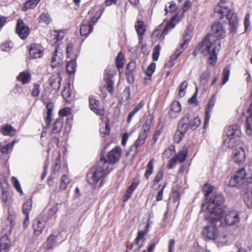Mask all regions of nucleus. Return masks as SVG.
<instances>
[{
    "label": "nucleus",
    "mask_w": 252,
    "mask_h": 252,
    "mask_svg": "<svg viewBox=\"0 0 252 252\" xmlns=\"http://www.w3.org/2000/svg\"><path fill=\"white\" fill-rule=\"evenodd\" d=\"M55 238L56 236L53 234L50 235L49 237L48 238L47 241V249L50 250L53 247L55 243Z\"/></svg>",
    "instance_id": "bf43d9fd"
},
{
    "label": "nucleus",
    "mask_w": 252,
    "mask_h": 252,
    "mask_svg": "<svg viewBox=\"0 0 252 252\" xmlns=\"http://www.w3.org/2000/svg\"><path fill=\"white\" fill-rule=\"evenodd\" d=\"M233 159L238 164L245 162L246 160V153L244 149L241 147L237 148L233 151Z\"/></svg>",
    "instance_id": "f3484780"
},
{
    "label": "nucleus",
    "mask_w": 252,
    "mask_h": 252,
    "mask_svg": "<svg viewBox=\"0 0 252 252\" xmlns=\"http://www.w3.org/2000/svg\"><path fill=\"white\" fill-rule=\"evenodd\" d=\"M15 141H13L12 143L7 144L0 148V151L2 154H7L11 151L13 147Z\"/></svg>",
    "instance_id": "8fccbe9b"
},
{
    "label": "nucleus",
    "mask_w": 252,
    "mask_h": 252,
    "mask_svg": "<svg viewBox=\"0 0 252 252\" xmlns=\"http://www.w3.org/2000/svg\"><path fill=\"white\" fill-rule=\"evenodd\" d=\"M154 120V116L152 114L148 115L145 120L144 124L142 126L141 130L148 133L151 127V125Z\"/></svg>",
    "instance_id": "473e14b6"
},
{
    "label": "nucleus",
    "mask_w": 252,
    "mask_h": 252,
    "mask_svg": "<svg viewBox=\"0 0 252 252\" xmlns=\"http://www.w3.org/2000/svg\"><path fill=\"white\" fill-rule=\"evenodd\" d=\"M169 4L168 7L167 5H165L164 10L165 11V13L167 14L168 13H172L176 11V5L174 1H171L168 3Z\"/></svg>",
    "instance_id": "3c124183"
},
{
    "label": "nucleus",
    "mask_w": 252,
    "mask_h": 252,
    "mask_svg": "<svg viewBox=\"0 0 252 252\" xmlns=\"http://www.w3.org/2000/svg\"><path fill=\"white\" fill-rule=\"evenodd\" d=\"M217 222L214 223L209 222L211 225H207L203 228L202 234L204 239L208 240H215L218 246L220 247L226 244V236L223 235L219 237V230L215 224Z\"/></svg>",
    "instance_id": "39448f33"
},
{
    "label": "nucleus",
    "mask_w": 252,
    "mask_h": 252,
    "mask_svg": "<svg viewBox=\"0 0 252 252\" xmlns=\"http://www.w3.org/2000/svg\"><path fill=\"white\" fill-rule=\"evenodd\" d=\"M58 211V208L57 205H54L47 212L44 213V216L42 218L45 221L47 222L52 217H55V215Z\"/></svg>",
    "instance_id": "bb28decb"
},
{
    "label": "nucleus",
    "mask_w": 252,
    "mask_h": 252,
    "mask_svg": "<svg viewBox=\"0 0 252 252\" xmlns=\"http://www.w3.org/2000/svg\"><path fill=\"white\" fill-rule=\"evenodd\" d=\"M32 208V201L28 199L23 205L22 212L25 215H29Z\"/></svg>",
    "instance_id": "37998d69"
},
{
    "label": "nucleus",
    "mask_w": 252,
    "mask_h": 252,
    "mask_svg": "<svg viewBox=\"0 0 252 252\" xmlns=\"http://www.w3.org/2000/svg\"><path fill=\"white\" fill-rule=\"evenodd\" d=\"M31 75L28 72H22L17 77L18 81H21L23 84H26L31 80Z\"/></svg>",
    "instance_id": "f704fd0d"
},
{
    "label": "nucleus",
    "mask_w": 252,
    "mask_h": 252,
    "mask_svg": "<svg viewBox=\"0 0 252 252\" xmlns=\"http://www.w3.org/2000/svg\"><path fill=\"white\" fill-rule=\"evenodd\" d=\"M184 135V133H182L181 131L177 130L175 133L174 138V141L177 143H179L182 141Z\"/></svg>",
    "instance_id": "338daca9"
},
{
    "label": "nucleus",
    "mask_w": 252,
    "mask_h": 252,
    "mask_svg": "<svg viewBox=\"0 0 252 252\" xmlns=\"http://www.w3.org/2000/svg\"><path fill=\"white\" fill-rule=\"evenodd\" d=\"M154 120V116L152 114L148 115L145 120L144 124L142 126L141 130L148 133L151 127V125Z\"/></svg>",
    "instance_id": "72a5a7b5"
},
{
    "label": "nucleus",
    "mask_w": 252,
    "mask_h": 252,
    "mask_svg": "<svg viewBox=\"0 0 252 252\" xmlns=\"http://www.w3.org/2000/svg\"><path fill=\"white\" fill-rule=\"evenodd\" d=\"M188 46V40H186L185 43H182L180 45V48L177 49L174 53L171 56V60H175L184 51Z\"/></svg>",
    "instance_id": "c756f323"
},
{
    "label": "nucleus",
    "mask_w": 252,
    "mask_h": 252,
    "mask_svg": "<svg viewBox=\"0 0 252 252\" xmlns=\"http://www.w3.org/2000/svg\"><path fill=\"white\" fill-rule=\"evenodd\" d=\"M47 222L45 220L38 217L33 221L32 227L34 230V234L36 236L40 235L43 232L45 224Z\"/></svg>",
    "instance_id": "2eb2a0df"
},
{
    "label": "nucleus",
    "mask_w": 252,
    "mask_h": 252,
    "mask_svg": "<svg viewBox=\"0 0 252 252\" xmlns=\"http://www.w3.org/2000/svg\"><path fill=\"white\" fill-rule=\"evenodd\" d=\"M144 235L145 233L143 231H139L134 242L131 244L130 247L128 249L134 252L142 247L144 245Z\"/></svg>",
    "instance_id": "ddd939ff"
},
{
    "label": "nucleus",
    "mask_w": 252,
    "mask_h": 252,
    "mask_svg": "<svg viewBox=\"0 0 252 252\" xmlns=\"http://www.w3.org/2000/svg\"><path fill=\"white\" fill-rule=\"evenodd\" d=\"M220 41L219 39H211L210 34L207 35L197 45V50L204 56L208 55L215 51H219L220 48Z\"/></svg>",
    "instance_id": "423d86ee"
},
{
    "label": "nucleus",
    "mask_w": 252,
    "mask_h": 252,
    "mask_svg": "<svg viewBox=\"0 0 252 252\" xmlns=\"http://www.w3.org/2000/svg\"><path fill=\"white\" fill-rule=\"evenodd\" d=\"M62 95L64 99L68 100V98L71 95V91L70 90V87L67 86L64 88L63 91L62 92Z\"/></svg>",
    "instance_id": "69168bd1"
},
{
    "label": "nucleus",
    "mask_w": 252,
    "mask_h": 252,
    "mask_svg": "<svg viewBox=\"0 0 252 252\" xmlns=\"http://www.w3.org/2000/svg\"><path fill=\"white\" fill-rule=\"evenodd\" d=\"M121 149L116 147L110 151L107 155V160L113 165L118 162L121 156Z\"/></svg>",
    "instance_id": "a211bd4d"
},
{
    "label": "nucleus",
    "mask_w": 252,
    "mask_h": 252,
    "mask_svg": "<svg viewBox=\"0 0 252 252\" xmlns=\"http://www.w3.org/2000/svg\"><path fill=\"white\" fill-rule=\"evenodd\" d=\"M53 38L52 44L56 43L62 40L64 36V32L63 31H54L51 35Z\"/></svg>",
    "instance_id": "c9c22d12"
},
{
    "label": "nucleus",
    "mask_w": 252,
    "mask_h": 252,
    "mask_svg": "<svg viewBox=\"0 0 252 252\" xmlns=\"http://www.w3.org/2000/svg\"><path fill=\"white\" fill-rule=\"evenodd\" d=\"M163 178V172L161 170H159L156 174L154 180L153 186L158 184Z\"/></svg>",
    "instance_id": "6e6d98bb"
},
{
    "label": "nucleus",
    "mask_w": 252,
    "mask_h": 252,
    "mask_svg": "<svg viewBox=\"0 0 252 252\" xmlns=\"http://www.w3.org/2000/svg\"><path fill=\"white\" fill-rule=\"evenodd\" d=\"M113 168V165L106 158L101 157L96 165L88 173V183L90 185H95L100 179L110 173Z\"/></svg>",
    "instance_id": "7ed1b4c3"
},
{
    "label": "nucleus",
    "mask_w": 252,
    "mask_h": 252,
    "mask_svg": "<svg viewBox=\"0 0 252 252\" xmlns=\"http://www.w3.org/2000/svg\"><path fill=\"white\" fill-rule=\"evenodd\" d=\"M69 182L70 179H69V178L66 175H63L61 179V189H65L67 187V186L69 183Z\"/></svg>",
    "instance_id": "49530a36"
},
{
    "label": "nucleus",
    "mask_w": 252,
    "mask_h": 252,
    "mask_svg": "<svg viewBox=\"0 0 252 252\" xmlns=\"http://www.w3.org/2000/svg\"><path fill=\"white\" fill-rule=\"evenodd\" d=\"M215 102H216V97L214 95L209 100V101L205 109L206 110H209L210 111H212V109L215 105Z\"/></svg>",
    "instance_id": "0e129e2a"
},
{
    "label": "nucleus",
    "mask_w": 252,
    "mask_h": 252,
    "mask_svg": "<svg viewBox=\"0 0 252 252\" xmlns=\"http://www.w3.org/2000/svg\"><path fill=\"white\" fill-rule=\"evenodd\" d=\"M62 80V77L59 73L52 75L50 78V86L55 92H58L59 90Z\"/></svg>",
    "instance_id": "6ab92c4d"
},
{
    "label": "nucleus",
    "mask_w": 252,
    "mask_h": 252,
    "mask_svg": "<svg viewBox=\"0 0 252 252\" xmlns=\"http://www.w3.org/2000/svg\"><path fill=\"white\" fill-rule=\"evenodd\" d=\"M242 132L240 126L233 125L225 127L223 135V144L229 148H234L240 141Z\"/></svg>",
    "instance_id": "20e7f679"
},
{
    "label": "nucleus",
    "mask_w": 252,
    "mask_h": 252,
    "mask_svg": "<svg viewBox=\"0 0 252 252\" xmlns=\"http://www.w3.org/2000/svg\"><path fill=\"white\" fill-rule=\"evenodd\" d=\"M188 154V151L186 148H183V149L180 151L177 156L174 158L176 159V160L182 163L185 160Z\"/></svg>",
    "instance_id": "4c0bfd02"
},
{
    "label": "nucleus",
    "mask_w": 252,
    "mask_h": 252,
    "mask_svg": "<svg viewBox=\"0 0 252 252\" xmlns=\"http://www.w3.org/2000/svg\"><path fill=\"white\" fill-rule=\"evenodd\" d=\"M228 0H220L218 5L214 9L215 13H220L221 17L219 21L214 23L211 29V38L214 36L220 40L226 36V27L229 23L230 32L235 33L238 21L237 15L233 10L229 9L224 4Z\"/></svg>",
    "instance_id": "f257e3e1"
},
{
    "label": "nucleus",
    "mask_w": 252,
    "mask_h": 252,
    "mask_svg": "<svg viewBox=\"0 0 252 252\" xmlns=\"http://www.w3.org/2000/svg\"><path fill=\"white\" fill-rule=\"evenodd\" d=\"M225 222L226 225L232 226L240 221L239 212L236 210L228 212L225 216Z\"/></svg>",
    "instance_id": "f8f14e48"
},
{
    "label": "nucleus",
    "mask_w": 252,
    "mask_h": 252,
    "mask_svg": "<svg viewBox=\"0 0 252 252\" xmlns=\"http://www.w3.org/2000/svg\"><path fill=\"white\" fill-rule=\"evenodd\" d=\"M244 200L246 205L249 207L252 205V193L250 191L246 192L243 195Z\"/></svg>",
    "instance_id": "de8ad7c7"
},
{
    "label": "nucleus",
    "mask_w": 252,
    "mask_h": 252,
    "mask_svg": "<svg viewBox=\"0 0 252 252\" xmlns=\"http://www.w3.org/2000/svg\"><path fill=\"white\" fill-rule=\"evenodd\" d=\"M174 19H172V21L168 23L166 25V26L164 28L162 32L160 35V38L162 37L163 38L165 35L168 33V31L175 27L176 24L174 22Z\"/></svg>",
    "instance_id": "c03bdc74"
},
{
    "label": "nucleus",
    "mask_w": 252,
    "mask_h": 252,
    "mask_svg": "<svg viewBox=\"0 0 252 252\" xmlns=\"http://www.w3.org/2000/svg\"><path fill=\"white\" fill-rule=\"evenodd\" d=\"M188 86V82L186 81H183L179 86L178 92L179 96L182 97L186 94V89Z\"/></svg>",
    "instance_id": "09e8293b"
},
{
    "label": "nucleus",
    "mask_w": 252,
    "mask_h": 252,
    "mask_svg": "<svg viewBox=\"0 0 252 252\" xmlns=\"http://www.w3.org/2000/svg\"><path fill=\"white\" fill-rule=\"evenodd\" d=\"M148 133L142 131L139 133L138 137L134 143L131 146L129 152L131 153L133 156H135L138 153V148L143 145L146 141Z\"/></svg>",
    "instance_id": "9d476101"
},
{
    "label": "nucleus",
    "mask_w": 252,
    "mask_h": 252,
    "mask_svg": "<svg viewBox=\"0 0 252 252\" xmlns=\"http://www.w3.org/2000/svg\"><path fill=\"white\" fill-rule=\"evenodd\" d=\"M63 120L61 118L57 119L54 123L52 128V132L54 133H59L63 127Z\"/></svg>",
    "instance_id": "58836bf2"
},
{
    "label": "nucleus",
    "mask_w": 252,
    "mask_h": 252,
    "mask_svg": "<svg viewBox=\"0 0 252 252\" xmlns=\"http://www.w3.org/2000/svg\"><path fill=\"white\" fill-rule=\"evenodd\" d=\"M223 80L222 82V85H224L229 80V76H230V70L227 68H225L223 69Z\"/></svg>",
    "instance_id": "680f3d73"
},
{
    "label": "nucleus",
    "mask_w": 252,
    "mask_h": 252,
    "mask_svg": "<svg viewBox=\"0 0 252 252\" xmlns=\"http://www.w3.org/2000/svg\"><path fill=\"white\" fill-rule=\"evenodd\" d=\"M16 32L21 39H25L30 34V30L25 25L22 20L20 19L17 22Z\"/></svg>",
    "instance_id": "9b49d317"
},
{
    "label": "nucleus",
    "mask_w": 252,
    "mask_h": 252,
    "mask_svg": "<svg viewBox=\"0 0 252 252\" xmlns=\"http://www.w3.org/2000/svg\"><path fill=\"white\" fill-rule=\"evenodd\" d=\"M11 181H12V184H13L14 187L15 188L17 191L18 192L22 193L23 192L20 183H19V181L18 180V179L16 177H13L12 178Z\"/></svg>",
    "instance_id": "052dcab7"
},
{
    "label": "nucleus",
    "mask_w": 252,
    "mask_h": 252,
    "mask_svg": "<svg viewBox=\"0 0 252 252\" xmlns=\"http://www.w3.org/2000/svg\"><path fill=\"white\" fill-rule=\"evenodd\" d=\"M105 76L104 80L105 82L107 91L111 94L113 93V86L114 81L113 77L116 74L115 67L113 65H109L105 70Z\"/></svg>",
    "instance_id": "1a4fd4ad"
},
{
    "label": "nucleus",
    "mask_w": 252,
    "mask_h": 252,
    "mask_svg": "<svg viewBox=\"0 0 252 252\" xmlns=\"http://www.w3.org/2000/svg\"><path fill=\"white\" fill-rule=\"evenodd\" d=\"M219 51H215V53L212 52V53H210L208 55H210L208 62L210 65H214L217 62V55Z\"/></svg>",
    "instance_id": "864d4df0"
},
{
    "label": "nucleus",
    "mask_w": 252,
    "mask_h": 252,
    "mask_svg": "<svg viewBox=\"0 0 252 252\" xmlns=\"http://www.w3.org/2000/svg\"><path fill=\"white\" fill-rule=\"evenodd\" d=\"M135 28L137 34L139 35V43L142 42L143 40V35L146 31L145 25L143 21H138L135 25Z\"/></svg>",
    "instance_id": "412c9836"
},
{
    "label": "nucleus",
    "mask_w": 252,
    "mask_h": 252,
    "mask_svg": "<svg viewBox=\"0 0 252 252\" xmlns=\"http://www.w3.org/2000/svg\"><path fill=\"white\" fill-rule=\"evenodd\" d=\"M13 47V44L11 42L6 41L3 43L1 45V49L3 51L8 52Z\"/></svg>",
    "instance_id": "e2e57ef3"
},
{
    "label": "nucleus",
    "mask_w": 252,
    "mask_h": 252,
    "mask_svg": "<svg viewBox=\"0 0 252 252\" xmlns=\"http://www.w3.org/2000/svg\"><path fill=\"white\" fill-rule=\"evenodd\" d=\"M249 116L246 121V132L249 135H252V103L248 109Z\"/></svg>",
    "instance_id": "b1692460"
},
{
    "label": "nucleus",
    "mask_w": 252,
    "mask_h": 252,
    "mask_svg": "<svg viewBox=\"0 0 252 252\" xmlns=\"http://www.w3.org/2000/svg\"><path fill=\"white\" fill-rule=\"evenodd\" d=\"M135 64L134 62H130L127 65L126 74L129 76L132 75L135 71Z\"/></svg>",
    "instance_id": "13d9d810"
},
{
    "label": "nucleus",
    "mask_w": 252,
    "mask_h": 252,
    "mask_svg": "<svg viewBox=\"0 0 252 252\" xmlns=\"http://www.w3.org/2000/svg\"><path fill=\"white\" fill-rule=\"evenodd\" d=\"M144 105V102L143 100L140 101L133 109L131 112H130L127 117V123H129L133 116L136 114L140 110H141Z\"/></svg>",
    "instance_id": "a878e982"
},
{
    "label": "nucleus",
    "mask_w": 252,
    "mask_h": 252,
    "mask_svg": "<svg viewBox=\"0 0 252 252\" xmlns=\"http://www.w3.org/2000/svg\"><path fill=\"white\" fill-rule=\"evenodd\" d=\"M44 104L46 106L47 110V115L45 118L46 126H44V128L47 129L50 126V123L52 121V110L54 109V105L52 102H47L44 101Z\"/></svg>",
    "instance_id": "aec40b11"
},
{
    "label": "nucleus",
    "mask_w": 252,
    "mask_h": 252,
    "mask_svg": "<svg viewBox=\"0 0 252 252\" xmlns=\"http://www.w3.org/2000/svg\"><path fill=\"white\" fill-rule=\"evenodd\" d=\"M43 48L39 44L33 43L30 46L29 49V54L32 59H37L41 58L43 55Z\"/></svg>",
    "instance_id": "dca6fc26"
},
{
    "label": "nucleus",
    "mask_w": 252,
    "mask_h": 252,
    "mask_svg": "<svg viewBox=\"0 0 252 252\" xmlns=\"http://www.w3.org/2000/svg\"><path fill=\"white\" fill-rule=\"evenodd\" d=\"M154 120V116L152 114L148 115L145 120L144 124L142 126L141 130L148 133L151 127V125Z\"/></svg>",
    "instance_id": "2f4dec72"
},
{
    "label": "nucleus",
    "mask_w": 252,
    "mask_h": 252,
    "mask_svg": "<svg viewBox=\"0 0 252 252\" xmlns=\"http://www.w3.org/2000/svg\"><path fill=\"white\" fill-rule=\"evenodd\" d=\"M76 62L75 60H71L70 62L67 63L66 65V72L69 74H73L76 70Z\"/></svg>",
    "instance_id": "a19ab883"
},
{
    "label": "nucleus",
    "mask_w": 252,
    "mask_h": 252,
    "mask_svg": "<svg viewBox=\"0 0 252 252\" xmlns=\"http://www.w3.org/2000/svg\"><path fill=\"white\" fill-rule=\"evenodd\" d=\"M154 162L155 160L153 158L150 159L146 167L144 176L147 180L149 178L150 176L153 172Z\"/></svg>",
    "instance_id": "7c9ffc66"
},
{
    "label": "nucleus",
    "mask_w": 252,
    "mask_h": 252,
    "mask_svg": "<svg viewBox=\"0 0 252 252\" xmlns=\"http://www.w3.org/2000/svg\"><path fill=\"white\" fill-rule=\"evenodd\" d=\"M156 68V63H151L148 67L147 70L145 71L146 77L145 79L146 80H150L151 77L154 72Z\"/></svg>",
    "instance_id": "ea45409f"
},
{
    "label": "nucleus",
    "mask_w": 252,
    "mask_h": 252,
    "mask_svg": "<svg viewBox=\"0 0 252 252\" xmlns=\"http://www.w3.org/2000/svg\"><path fill=\"white\" fill-rule=\"evenodd\" d=\"M181 110V106L180 102L177 101H174L171 104V111L169 112L170 117L173 118H177Z\"/></svg>",
    "instance_id": "4be33fe9"
},
{
    "label": "nucleus",
    "mask_w": 252,
    "mask_h": 252,
    "mask_svg": "<svg viewBox=\"0 0 252 252\" xmlns=\"http://www.w3.org/2000/svg\"><path fill=\"white\" fill-rule=\"evenodd\" d=\"M189 115H185L181 120L178 127V130L184 134L190 127L191 129H195L200 124V120L196 118L194 121L190 124L187 123L189 121Z\"/></svg>",
    "instance_id": "6e6552de"
},
{
    "label": "nucleus",
    "mask_w": 252,
    "mask_h": 252,
    "mask_svg": "<svg viewBox=\"0 0 252 252\" xmlns=\"http://www.w3.org/2000/svg\"><path fill=\"white\" fill-rule=\"evenodd\" d=\"M41 0H29L24 5L25 10L34 8Z\"/></svg>",
    "instance_id": "a18cd8bd"
},
{
    "label": "nucleus",
    "mask_w": 252,
    "mask_h": 252,
    "mask_svg": "<svg viewBox=\"0 0 252 252\" xmlns=\"http://www.w3.org/2000/svg\"><path fill=\"white\" fill-rule=\"evenodd\" d=\"M137 187V184L133 182L130 186H129L124 195L125 199L124 201H126L131 196L133 191L136 189Z\"/></svg>",
    "instance_id": "e433bc0d"
},
{
    "label": "nucleus",
    "mask_w": 252,
    "mask_h": 252,
    "mask_svg": "<svg viewBox=\"0 0 252 252\" xmlns=\"http://www.w3.org/2000/svg\"><path fill=\"white\" fill-rule=\"evenodd\" d=\"M102 10L100 8H99L97 10L95 11V14L94 16H92L89 21H86L90 25H92V26L93 27L95 23L97 22L99 18L100 17L102 14Z\"/></svg>",
    "instance_id": "79ce46f5"
},
{
    "label": "nucleus",
    "mask_w": 252,
    "mask_h": 252,
    "mask_svg": "<svg viewBox=\"0 0 252 252\" xmlns=\"http://www.w3.org/2000/svg\"><path fill=\"white\" fill-rule=\"evenodd\" d=\"M160 50V47L159 44L157 45L154 48L153 52L152 54L153 60L154 61H158L159 55V52Z\"/></svg>",
    "instance_id": "5fc2aeb1"
},
{
    "label": "nucleus",
    "mask_w": 252,
    "mask_h": 252,
    "mask_svg": "<svg viewBox=\"0 0 252 252\" xmlns=\"http://www.w3.org/2000/svg\"><path fill=\"white\" fill-rule=\"evenodd\" d=\"M40 22H43L46 25H48L51 21L49 15L47 13H42L39 17Z\"/></svg>",
    "instance_id": "603ef678"
},
{
    "label": "nucleus",
    "mask_w": 252,
    "mask_h": 252,
    "mask_svg": "<svg viewBox=\"0 0 252 252\" xmlns=\"http://www.w3.org/2000/svg\"><path fill=\"white\" fill-rule=\"evenodd\" d=\"M224 198L221 194H217L207 204L206 220L214 223L220 221L224 216Z\"/></svg>",
    "instance_id": "f03ea898"
},
{
    "label": "nucleus",
    "mask_w": 252,
    "mask_h": 252,
    "mask_svg": "<svg viewBox=\"0 0 252 252\" xmlns=\"http://www.w3.org/2000/svg\"><path fill=\"white\" fill-rule=\"evenodd\" d=\"M57 49H56L54 53V55L52 58L51 66L52 68H56L58 66H60L63 65V61L61 57H59L57 54Z\"/></svg>",
    "instance_id": "cd10ccee"
},
{
    "label": "nucleus",
    "mask_w": 252,
    "mask_h": 252,
    "mask_svg": "<svg viewBox=\"0 0 252 252\" xmlns=\"http://www.w3.org/2000/svg\"><path fill=\"white\" fill-rule=\"evenodd\" d=\"M93 27L86 21H84L82 24L80 30V33L82 36H87L92 32Z\"/></svg>",
    "instance_id": "393cba45"
},
{
    "label": "nucleus",
    "mask_w": 252,
    "mask_h": 252,
    "mask_svg": "<svg viewBox=\"0 0 252 252\" xmlns=\"http://www.w3.org/2000/svg\"><path fill=\"white\" fill-rule=\"evenodd\" d=\"M89 106L92 111L98 116L104 115V109L100 106L99 101L93 96L89 98Z\"/></svg>",
    "instance_id": "4468645a"
},
{
    "label": "nucleus",
    "mask_w": 252,
    "mask_h": 252,
    "mask_svg": "<svg viewBox=\"0 0 252 252\" xmlns=\"http://www.w3.org/2000/svg\"><path fill=\"white\" fill-rule=\"evenodd\" d=\"M0 131L4 135L13 136L15 133V129L11 125H4L1 126Z\"/></svg>",
    "instance_id": "c85d7f7f"
},
{
    "label": "nucleus",
    "mask_w": 252,
    "mask_h": 252,
    "mask_svg": "<svg viewBox=\"0 0 252 252\" xmlns=\"http://www.w3.org/2000/svg\"><path fill=\"white\" fill-rule=\"evenodd\" d=\"M11 246L8 237L4 235L0 239V252H7Z\"/></svg>",
    "instance_id": "5701e85b"
},
{
    "label": "nucleus",
    "mask_w": 252,
    "mask_h": 252,
    "mask_svg": "<svg viewBox=\"0 0 252 252\" xmlns=\"http://www.w3.org/2000/svg\"><path fill=\"white\" fill-rule=\"evenodd\" d=\"M182 192L180 189L173 188L172 192V196L175 200H177L180 199Z\"/></svg>",
    "instance_id": "774afa93"
},
{
    "label": "nucleus",
    "mask_w": 252,
    "mask_h": 252,
    "mask_svg": "<svg viewBox=\"0 0 252 252\" xmlns=\"http://www.w3.org/2000/svg\"><path fill=\"white\" fill-rule=\"evenodd\" d=\"M247 173L244 168L237 170L233 176H231L229 186L231 187H241L247 182Z\"/></svg>",
    "instance_id": "0eeeda50"
},
{
    "label": "nucleus",
    "mask_w": 252,
    "mask_h": 252,
    "mask_svg": "<svg viewBox=\"0 0 252 252\" xmlns=\"http://www.w3.org/2000/svg\"><path fill=\"white\" fill-rule=\"evenodd\" d=\"M203 192L206 197L209 196L210 194L213 192V187L212 186H208L205 184L203 186L202 188Z\"/></svg>",
    "instance_id": "4d7b16f0"
}]
</instances>
